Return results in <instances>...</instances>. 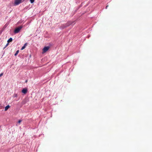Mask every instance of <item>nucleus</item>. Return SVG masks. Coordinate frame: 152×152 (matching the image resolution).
<instances>
[{
  "mask_svg": "<svg viewBox=\"0 0 152 152\" xmlns=\"http://www.w3.org/2000/svg\"><path fill=\"white\" fill-rule=\"evenodd\" d=\"M10 107V106L9 105H7V106L5 107L4 109V111H7L9 108Z\"/></svg>",
  "mask_w": 152,
  "mask_h": 152,
  "instance_id": "obj_7",
  "label": "nucleus"
},
{
  "mask_svg": "<svg viewBox=\"0 0 152 152\" xmlns=\"http://www.w3.org/2000/svg\"><path fill=\"white\" fill-rule=\"evenodd\" d=\"M27 92V89L26 88L23 89L22 91V93H23L24 94H26Z\"/></svg>",
  "mask_w": 152,
  "mask_h": 152,
  "instance_id": "obj_4",
  "label": "nucleus"
},
{
  "mask_svg": "<svg viewBox=\"0 0 152 152\" xmlns=\"http://www.w3.org/2000/svg\"><path fill=\"white\" fill-rule=\"evenodd\" d=\"M9 43H8H8H7V45H6V46H7L8 45Z\"/></svg>",
  "mask_w": 152,
  "mask_h": 152,
  "instance_id": "obj_15",
  "label": "nucleus"
},
{
  "mask_svg": "<svg viewBox=\"0 0 152 152\" xmlns=\"http://www.w3.org/2000/svg\"><path fill=\"white\" fill-rule=\"evenodd\" d=\"M108 7V5L106 7V9H107V8Z\"/></svg>",
  "mask_w": 152,
  "mask_h": 152,
  "instance_id": "obj_14",
  "label": "nucleus"
},
{
  "mask_svg": "<svg viewBox=\"0 0 152 152\" xmlns=\"http://www.w3.org/2000/svg\"><path fill=\"white\" fill-rule=\"evenodd\" d=\"M3 75V73H1V74H0V77L1 76H2Z\"/></svg>",
  "mask_w": 152,
  "mask_h": 152,
  "instance_id": "obj_13",
  "label": "nucleus"
},
{
  "mask_svg": "<svg viewBox=\"0 0 152 152\" xmlns=\"http://www.w3.org/2000/svg\"><path fill=\"white\" fill-rule=\"evenodd\" d=\"M27 80H26V82H27Z\"/></svg>",
  "mask_w": 152,
  "mask_h": 152,
  "instance_id": "obj_16",
  "label": "nucleus"
},
{
  "mask_svg": "<svg viewBox=\"0 0 152 152\" xmlns=\"http://www.w3.org/2000/svg\"><path fill=\"white\" fill-rule=\"evenodd\" d=\"M73 22L72 21H69L67 23V26H68L72 24Z\"/></svg>",
  "mask_w": 152,
  "mask_h": 152,
  "instance_id": "obj_6",
  "label": "nucleus"
},
{
  "mask_svg": "<svg viewBox=\"0 0 152 152\" xmlns=\"http://www.w3.org/2000/svg\"><path fill=\"white\" fill-rule=\"evenodd\" d=\"M19 50H17L16 52V53H15V56H16V55H17V54H18V53H19Z\"/></svg>",
  "mask_w": 152,
  "mask_h": 152,
  "instance_id": "obj_9",
  "label": "nucleus"
},
{
  "mask_svg": "<svg viewBox=\"0 0 152 152\" xmlns=\"http://www.w3.org/2000/svg\"><path fill=\"white\" fill-rule=\"evenodd\" d=\"M49 47H45L42 50V53H44L46 52L49 49Z\"/></svg>",
  "mask_w": 152,
  "mask_h": 152,
  "instance_id": "obj_2",
  "label": "nucleus"
},
{
  "mask_svg": "<svg viewBox=\"0 0 152 152\" xmlns=\"http://www.w3.org/2000/svg\"><path fill=\"white\" fill-rule=\"evenodd\" d=\"M17 94H14V95H13V97H17Z\"/></svg>",
  "mask_w": 152,
  "mask_h": 152,
  "instance_id": "obj_10",
  "label": "nucleus"
},
{
  "mask_svg": "<svg viewBox=\"0 0 152 152\" xmlns=\"http://www.w3.org/2000/svg\"><path fill=\"white\" fill-rule=\"evenodd\" d=\"M22 28V26H20L16 28L14 31V32L15 34L18 33L20 30Z\"/></svg>",
  "mask_w": 152,
  "mask_h": 152,
  "instance_id": "obj_1",
  "label": "nucleus"
},
{
  "mask_svg": "<svg viewBox=\"0 0 152 152\" xmlns=\"http://www.w3.org/2000/svg\"><path fill=\"white\" fill-rule=\"evenodd\" d=\"M22 121L21 120H19L18 121V123H20Z\"/></svg>",
  "mask_w": 152,
  "mask_h": 152,
  "instance_id": "obj_12",
  "label": "nucleus"
},
{
  "mask_svg": "<svg viewBox=\"0 0 152 152\" xmlns=\"http://www.w3.org/2000/svg\"><path fill=\"white\" fill-rule=\"evenodd\" d=\"M21 2V0H15V5H17Z\"/></svg>",
  "mask_w": 152,
  "mask_h": 152,
  "instance_id": "obj_3",
  "label": "nucleus"
},
{
  "mask_svg": "<svg viewBox=\"0 0 152 152\" xmlns=\"http://www.w3.org/2000/svg\"><path fill=\"white\" fill-rule=\"evenodd\" d=\"M34 0H30V2L31 3H33L34 2Z\"/></svg>",
  "mask_w": 152,
  "mask_h": 152,
  "instance_id": "obj_11",
  "label": "nucleus"
},
{
  "mask_svg": "<svg viewBox=\"0 0 152 152\" xmlns=\"http://www.w3.org/2000/svg\"><path fill=\"white\" fill-rule=\"evenodd\" d=\"M12 38H10L7 41V42L8 43H9L12 42Z\"/></svg>",
  "mask_w": 152,
  "mask_h": 152,
  "instance_id": "obj_8",
  "label": "nucleus"
},
{
  "mask_svg": "<svg viewBox=\"0 0 152 152\" xmlns=\"http://www.w3.org/2000/svg\"><path fill=\"white\" fill-rule=\"evenodd\" d=\"M28 44L27 43H26L23 46L21 49V50H22L24 49L27 46Z\"/></svg>",
  "mask_w": 152,
  "mask_h": 152,
  "instance_id": "obj_5",
  "label": "nucleus"
}]
</instances>
